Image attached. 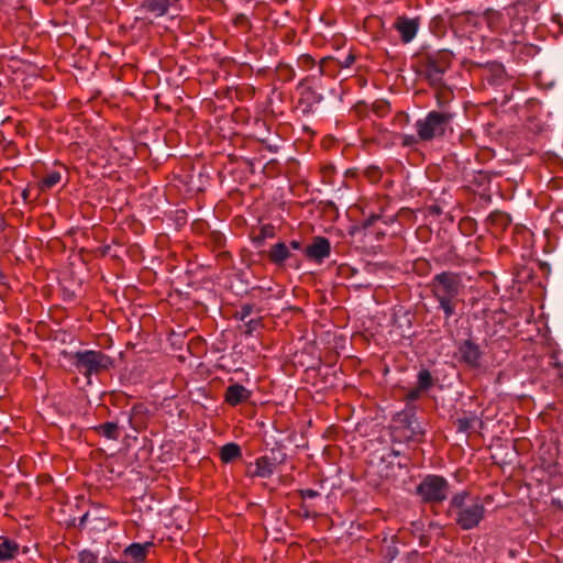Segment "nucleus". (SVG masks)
I'll return each instance as SVG.
<instances>
[{
  "mask_svg": "<svg viewBox=\"0 0 563 563\" xmlns=\"http://www.w3.org/2000/svg\"><path fill=\"white\" fill-rule=\"evenodd\" d=\"M297 89L300 90L298 108L305 114H331L342 101V86L334 76L324 78L321 73L319 76H307L299 81Z\"/></svg>",
  "mask_w": 563,
  "mask_h": 563,
  "instance_id": "1",
  "label": "nucleus"
},
{
  "mask_svg": "<svg viewBox=\"0 0 563 563\" xmlns=\"http://www.w3.org/2000/svg\"><path fill=\"white\" fill-rule=\"evenodd\" d=\"M432 297L438 302V310L443 312L444 321L456 314L457 307L463 302V277L461 273L444 271L435 274L428 285Z\"/></svg>",
  "mask_w": 563,
  "mask_h": 563,
  "instance_id": "2",
  "label": "nucleus"
},
{
  "mask_svg": "<svg viewBox=\"0 0 563 563\" xmlns=\"http://www.w3.org/2000/svg\"><path fill=\"white\" fill-rule=\"evenodd\" d=\"M485 515L486 508L482 498L468 490L454 494L446 509V516L453 518L455 525L463 531L478 528Z\"/></svg>",
  "mask_w": 563,
  "mask_h": 563,
  "instance_id": "3",
  "label": "nucleus"
},
{
  "mask_svg": "<svg viewBox=\"0 0 563 563\" xmlns=\"http://www.w3.org/2000/svg\"><path fill=\"white\" fill-rule=\"evenodd\" d=\"M426 49L427 47L423 46L418 54L420 68L416 69V73L429 86H435L443 80V76L451 68L455 55L449 48H441L435 52H428Z\"/></svg>",
  "mask_w": 563,
  "mask_h": 563,
  "instance_id": "4",
  "label": "nucleus"
},
{
  "mask_svg": "<svg viewBox=\"0 0 563 563\" xmlns=\"http://www.w3.org/2000/svg\"><path fill=\"white\" fill-rule=\"evenodd\" d=\"M86 148L79 147V143H70V151L77 153V151L86 152V159L95 166L104 167L108 164L118 163L122 161H131L136 154L137 147L134 143H130V148L122 155L119 154L118 147H112L111 143H84Z\"/></svg>",
  "mask_w": 563,
  "mask_h": 563,
  "instance_id": "5",
  "label": "nucleus"
},
{
  "mask_svg": "<svg viewBox=\"0 0 563 563\" xmlns=\"http://www.w3.org/2000/svg\"><path fill=\"white\" fill-rule=\"evenodd\" d=\"M71 364L86 378L99 375L113 366L112 358L102 351L85 350L75 352L71 355Z\"/></svg>",
  "mask_w": 563,
  "mask_h": 563,
  "instance_id": "6",
  "label": "nucleus"
},
{
  "mask_svg": "<svg viewBox=\"0 0 563 563\" xmlns=\"http://www.w3.org/2000/svg\"><path fill=\"white\" fill-rule=\"evenodd\" d=\"M454 114L449 111H430L424 119L418 120L416 129L420 141H431L445 135L451 129Z\"/></svg>",
  "mask_w": 563,
  "mask_h": 563,
  "instance_id": "7",
  "label": "nucleus"
},
{
  "mask_svg": "<svg viewBox=\"0 0 563 563\" xmlns=\"http://www.w3.org/2000/svg\"><path fill=\"white\" fill-rule=\"evenodd\" d=\"M449 489L450 484L445 477L429 474L417 485L416 495L423 504L439 505L448 498Z\"/></svg>",
  "mask_w": 563,
  "mask_h": 563,
  "instance_id": "8",
  "label": "nucleus"
},
{
  "mask_svg": "<svg viewBox=\"0 0 563 563\" xmlns=\"http://www.w3.org/2000/svg\"><path fill=\"white\" fill-rule=\"evenodd\" d=\"M331 254V243L324 236H314L310 244L303 249L305 257L314 264H322Z\"/></svg>",
  "mask_w": 563,
  "mask_h": 563,
  "instance_id": "9",
  "label": "nucleus"
},
{
  "mask_svg": "<svg viewBox=\"0 0 563 563\" xmlns=\"http://www.w3.org/2000/svg\"><path fill=\"white\" fill-rule=\"evenodd\" d=\"M459 361L470 368H478L483 351L473 340L467 339L460 342L457 346Z\"/></svg>",
  "mask_w": 563,
  "mask_h": 563,
  "instance_id": "10",
  "label": "nucleus"
},
{
  "mask_svg": "<svg viewBox=\"0 0 563 563\" xmlns=\"http://www.w3.org/2000/svg\"><path fill=\"white\" fill-rule=\"evenodd\" d=\"M394 29L399 33L401 43L408 44L415 40L420 26V18L398 15L394 22Z\"/></svg>",
  "mask_w": 563,
  "mask_h": 563,
  "instance_id": "11",
  "label": "nucleus"
},
{
  "mask_svg": "<svg viewBox=\"0 0 563 563\" xmlns=\"http://www.w3.org/2000/svg\"><path fill=\"white\" fill-rule=\"evenodd\" d=\"M479 78L482 81L486 80L489 86H500L510 79L505 66L498 60L486 62Z\"/></svg>",
  "mask_w": 563,
  "mask_h": 563,
  "instance_id": "12",
  "label": "nucleus"
},
{
  "mask_svg": "<svg viewBox=\"0 0 563 563\" xmlns=\"http://www.w3.org/2000/svg\"><path fill=\"white\" fill-rule=\"evenodd\" d=\"M426 18L429 19L428 31L437 38H443L450 27V18L446 20L441 13H437V9H426L423 11Z\"/></svg>",
  "mask_w": 563,
  "mask_h": 563,
  "instance_id": "13",
  "label": "nucleus"
},
{
  "mask_svg": "<svg viewBox=\"0 0 563 563\" xmlns=\"http://www.w3.org/2000/svg\"><path fill=\"white\" fill-rule=\"evenodd\" d=\"M251 397L252 390L239 383L229 385L224 391V402L231 407H238L247 402Z\"/></svg>",
  "mask_w": 563,
  "mask_h": 563,
  "instance_id": "14",
  "label": "nucleus"
},
{
  "mask_svg": "<svg viewBox=\"0 0 563 563\" xmlns=\"http://www.w3.org/2000/svg\"><path fill=\"white\" fill-rule=\"evenodd\" d=\"M510 45L511 55L517 63L527 64L529 58H533L540 53V47L531 43L512 41Z\"/></svg>",
  "mask_w": 563,
  "mask_h": 563,
  "instance_id": "15",
  "label": "nucleus"
},
{
  "mask_svg": "<svg viewBox=\"0 0 563 563\" xmlns=\"http://www.w3.org/2000/svg\"><path fill=\"white\" fill-rule=\"evenodd\" d=\"M153 547L154 543L151 541L144 543L134 542L123 550V556L130 559L133 563H143L147 558L150 549Z\"/></svg>",
  "mask_w": 563,
  "mask_h": 563,
  "instance_id": "16",
  "label": "nucleus"
},
{
  "mask_svg": "<svg viewBox=\"0 0 563 563\" xmlns=\"http://www.w3.org/2000/svg\"><path fill=\"white\" fill-rule=\"evenodd\" d=\"M463 25H471L477 27L479 25L478 14L466 10L461 13H453L450 15V29L456 33Z\"/></svg>",
  "mask_w": 563,
  "mask_h": 563,
  "instance_id": "17",
  "label": "nucleus"
},
{
  "mask_svg": "<svg viewBox=\"0 0 563 563\" xmlns=\"http://www.w3.org/2000/svg\"><path fill=\"white\" fill-rule=\"evenodd\" d=\"M355 59L356 55L353 53H350L344 60H340L333 56L322 57L319 62V73H321V75H324L329 66L331 64H334V68L330 70L334 75L336 71L343 68L350 67L352 64H354Z\"/></svg>",
  "mask_w": 563,
  "mask_h": 563,
  "instance_id": "18",
  "label": "nucleus"
},
{
  "mask_svg": "<svg viewBox=\"0 0 563 563\" xmlns=\"http://www.w3.org/2000/svg\"><path fill=\"white\" fill-rule=\"evenodd\" d=\"M276 468V464L273 459L267 455L260 456L255 460L254 470L250 472L252 477L268 478L271 477Z\"/></svg>",
  "mask_w": 563,
  "mask_h": 563,
  "instance_id": "19",
  "label": "nucleus"
},
{
  "mask_svg": "<svg viewBox=\"0 0 563 563\" xmlns=\"http://www.w3.org/2000/svg\"><path fill=\"white\" fill-rule=\"evenodd\" d=\"M179 0H142L140 8L154 13L156 18L167 14L168 9L174 7Z\"/></svg>",
  "mask_w": 563,
  "mask_h": 563,
  "instance_id": "20",
  "label": "nucleus"
},
{
  "mask_svg": "<svg viewBox=\"0 0 563 563\" xmlns=\"http://www.w3.org/2000/svg\"><path fill=\"white\" fill-rule=\"evenodd\" d=\"M291 256L288 245L284 242L274 244L268 252L271 263L282 266Z\"/></svg>",
  "mask_w": 563,
  "mask_h": 563,
  "instance_id": "21",
  "label": "nucleus"
},
{
  "mask_svg": "<svg viewBox=\"0 0 563 563\" xmlns=\"http://www.w3.org/2000/svg\"><path fill=\"white\" fill-rule=\"evenodd\" d=\"M19 553V544L8 538H0V563L13 560Z\"/></svg>",
  "mask_w": 563,
  "mask_h": 563,
  "instance_id": "22",
  "label": "nucleus"
},
{
  "mask_svg": "<svg viewBox=\"0 0 563 563\" xmlns=\"http://www.w3.org/2000/svg\"><path fill=\"white\" fill-rule=\"evenodd\" d=\"M430 87L435 90L434 97L440 108L448 106L454 97L452 88L446 85L444 79L441 80V84Z\"/></svg>",
  "mask_w": 563,
  "mask_h": 563,
  "instance_id": "23",
  "label": "nucleus"
},
{
  "mask_svg": "<svg viewBox=\"0 0 563 563\" xmlns=\"http://www.w3.org/2000/svg\"><path fill=\"white\" fill-rule=\"evenodd\" d=\"M400 421L410 430L409 438H416L418 435H423V430L419 426L416 415L412 411H402L399 415Z\"/></svg>",
  "mask_w": 563,
  "mask_h": 563,
  "instance_id": "24",
  "label": "nucleus"
},
{
  "mask_svg": "<svg viewBox=\"0 0 563 563\" xmlns=\"http://www.w3.org/2000/svg\"><path fill=\"white\" fill-rule=\"evenodd\" d=\"M488 223L497 231H505L511 224V217L504 211H493L488 218Z\"/></svg>",
  "mask_w": 563,
  "mask_h": 563,
  "instance_id": "25",
  "label": "nucleus"
},
{
  "mask_svg": "<svg viewBox=\"0 0 563 563\" xmlns=\"http://www.w3.org/2000/svg\"><path fill=\"white\" fill-rule=\"evenodd\" d=\"M219 456L223 463H231L242 456L241 446L238 443L229 442L221 446Z\"/></svg>",
  "mask_w": 563,
  "mask_h": 563,
  "instance_id": "26",
  "label": "nucleus"
},
{
  "mask_svg": "<svg viewBox=\"0 0 563 563\" xmlns=\"http://www.w3.org/2000/svg\"><path fill=\"white\" fill-rule=\"evenodd\" d=\"M92 430L101 437L109 440H118L120 438V428L117 422L108 421L96 426Z\"/></svg>",
  "mask_w": 563,
  "mask_h": 563,
  "instance_id": "27",
  "label": "nucleus"
},
{
  "mask_svg": "<svg viewBox=\"0 0 563 563\" xmlns=\"http://www.w3.org/2000/svg\"><path fill=\"white\" fill-rule=\"evenodd\" d=\"M476 423L482 426L483 421L475 413H470L467 416L457 418V420L455 422L457 432H463V433H466V432H470L471 430H473Z\"/></svg>",
  "mask_w": 563,
  "mask_h": 563,
  "instance_id": "28",
  "label": "nucleus"
},
{
  "mask_svg": "<svg viewBox=\"0 0 563 563\" xmlns=\"http://www.w3.org/2000/svg\"><path fill=\"white\" fill-rule=\"evenodd\" d=\"M170 101H172L170 97L165 91L157 93L155 96V106H156L157 110H164V111L170 112L173 110L174 106H177L180 103V98L179 97L173 98L174 104H172Z\"/></svg>",
  "mask_w": 563,
  "mask_h": 563,
  "instance_id": "29",
  "label": "nucleus"
},
{
  "mask_svg": "<svg viewBox=\"0 0 563 563\" xmlns=\"http://www.w3.org/2000/svg\"><path fill=\"white\" fill-rule=\"evenodd\" d=\"M275 78L282 82H289L295 78L294 68L286 63H279L274 71Z\"/></svg>",
  "mask_w": 563,
  "mask_h": 563,
  "instance_id": "30",
  "label": "nucleus"
},
{
  "mask_svg": "<svg viewBox=\"0 0 563 563\" xmlns=\"http://www.w3.org/2000/svg\"><path fill=\"white\" fill-rule=\"evenodd\" d=\"M34 102L46 110H51L56 107V97L52 91H40L35 93Z\"/></svg>",
  "mask_w": 563,
  "mask_h": 563,
  "instance_id": "31",
  "label": "nucleus"
},
{
  "mask_svg": "<svg viewBox=\"0 0 563 563\" xmlns=\"http://www.w3.org/2000/svg\"><path fill=\"white\" fill-rule=\"evenodd\" d=\"M483 18L485 19L487 26L494 30L501 23L503 13L495 9L488 8L483 12Z\"/></svg>",
  "mask_w": 563,
  "mask_h": 563,
  "instance_id": "32",
  "label": "nucleus"
},
{
  "mask_svg": "<svg viewBox=\"0 0 563 563\" xmlns=\"http://www.w3.org/2000/svg\"><path fill=\"white\" fill-rule=\"evenodd\" d=\"M418 386L420 389H422L423 391L430 389L433 385V378H432V375L431 373L426 369V368H422L421 371H419L418 373Z\"/></svg>",
  "mask_w": 563,
  "mask_h": 563,
  "instance_id": "33",
  "label": "nucleus"
},
{
  "mask_svg": "<svg viewBox=\"0 0 563 563\" xmlns=\"http://www.w3.org/2000/svg\"><path fill=\"white\" fill-rule=\"evenodd\" d=\"M60 174L58 172H52L41 179L40 186L42 190L51 189L60 181Z\"/></svg>",
  "mask_w": 563,
  "mask_h": 563,
  "instance_id": "34",
  "label": "nucleus"
},
{
  "mask_svg": "<svg viewBox=\"0 0 563 563\" xmlns=\"http://www.w3.org/2000/svg\"><path fill=\"white\" fill-rule=\"evenodd\" d=\"M549 366H551L555 371V376L558 378H563V364L559 358V353L553 351L549 355Z\"/></svg>",
  "mask_w": 563,
  "mask_h": 563,
  "instance_id": "35",
  "label": "nucleus"
},
{
  "mask_svg": "<svg viewBox=\"0 0 563 563\" xmlns=\"http://www.w3.org/2000/svg\"><path fill=\"white\" fill-rule=\"evenodd\" d=\"M232 23L235 27L244 29L246 33H249L253 27L251 20L244 13L236 14Z\"/></svg>",
  "mask_w": 563,
  "mask_h": 563,
  "instance_id": "36",
  "label": "nucleus"
},
{
  "mask_svg": "<svg viewBox=\"0 0 563 563\" xmlns=\"http://www.w3.org/2000/svg\"><path fill=\"white\" fill-rule=\"evenodd\" d=\"M484 64L485 63H477L468 58H464L461 62V67L466 70L468 74H475L477 70H481L484 73Z\"/></svg>",
  "mask_w": 563,
  "mask_h": 563,
  "instance_id": "37",
  "label": "nucleus"
},
{
  "mask_svg": "<svg viewBox=\"0 0 563 563\" xmlns=\"http://www.w3.org/2000/svg\"><path fill=\"white\" fill-rule=\"evenodd\" d=\"M78 563H100L98 554L91 550L85 549L78 553Z\"/></svg>",
  "mask_w": 563,
  "mask_h": 563,
  "instance_id": "38",
  "label": "nucleus"
},
{
  "mask_svg": "<svg viewBox=\"0 0 563 563\" xmlns=\"http://www.w3.org/2000/svg\"><path fill=\"white\" fill-rule=\"evenodd\" d=\"M4 100L5 93L2 89H0V124L3 126H8V124H12V119L10 115L5 114L4 111Z\"/></svg>",
  "mask_w": 563,
  "mask_h": 563,
  "instance_id": "39",
  "label": "nucleus"
},
{
  "mask_svg": "<svg viewBox=\"0 0 563 563\" xmlns=\"http://www.w3.org/2000/svg\"><path fill=\"white\" fill-rule=\"evenodd\" d=\"M372 109L373 111L378 114V115H384L386 114L387 112H389L390 110V104L387 100L385 99H377L373 106H372Z\"/></svg>",
  "mask_w": 563,
  "mask_h": 563,
  "instance_id": "40",
  "label": "nucleus"
},
{
  "mask_svg": "<svg viewBox=\"0 0 563 563\" xmlns=\"http://www.w3.org/2000/svg\"><path fill=\"white\" fill-rule=\"evenodd\" d=\"M244 327H245L244 334L247 336H251L254 331L258 330L260 328H263V319L262 318L251 319L247 322H245Z\"/></svg>",
  "mask_w": 563,
  "mask_h": 563,
  "instance_id": "41",
  "label": "nucleus"
},
{
  "mask_svg": "<svg viewBox=\"0 0 563 563\" xmlns=\"http://www.w3.org/2000/svg\"><path fill=\"white\" fill-rule=\"evenodd\" d=\"M316 64V59L310 54H302L298 58V66L305 70L313 68Z\"/></svg>",
  "mask_w": 563,
  "mask_h": 563,
  "instance_id": "42",
  "label": "nucleus"
},
{
  "mask_svg": "<svg viewBox=\"0 0 563 563\" xmlns=\"http://www.w3.org/2000/svg\"><path fill=\"white\" fill-rule=\"evenodd\" d=\"M253 311H254V305H252V303L242 305L240 310H238L235 312V318L238 320L244 321L249 316L252 314Z\"/></svg>",
  "mask_w": 563,
  "mask_h": 563,
  "instance_id": "43",
  "label": "nucleus"
},
{
  "mask_svg": "<svg viewBox=\"0 0 563 563\" xmlns=\"http://www.w3.org/2000/svg\"><path fill=\"white\" fill-rule=\"evenodd\" d=\"M364 173L372 183H377L382 178V170L377 166H368Z\"/></svg>",
  "mask_w": 563,
  "mask_h": 563,
  "instance_id": "44",
  "label": "nucleus"
},
{
  "mask_svg": "<svg viewBox=\"0 0 563 563\" xmlns=\"http://www.w3.org/2000/svg\"><path fill=\"white\" fill-rule=\"evenodd\" d=\"M15 130V134L20 137H26L29 135L26 124L22 121H18L15 124H9Z\"/></svg>",
  "mask_w": 563,
  "mask_h": 563,
  "instance_id": "45",
  "label": "nucleus"
},
{
  "mask_svg": "<svg viewBox=\"0 0 563 563\" xmlns=\"http://www.w3.org/2000/svg\"><path fill=\"white\" fill-rule=\"evenodd\" d=\"M297 493H298V495H299L302 499H306V498H316V497L320 496V493H319L318 490L312 489V488L299 489Z\"/></svg>",
  "mask_w": 563,
  "mask_h": 563,
  "instance_id": "46",
  "label": "nucleus"
},
{
  "mask_svg": "<svg viewBox=\"0 0 563 563\" xmlns=\"http://www.w3.org/2000/svg\"><path fill=\"white\" fill-rule=\"evenodd\" d=\"M82 103H84V100L81 98H73L69 100L68 102V109L71 111V112H78L80 111L81 107H82Z\"/></svg>",
  "mask_w": 563,
  "mask_h": 563,
  "instance_id": "47",
  "label": "nucleus"
},
{
  "mask_svg": "<svg viewBox=\"0 0 563 563\" xmlns=\"http://www.w3.org/2000/svg\"><path fill=\"white\" fill-rule=\"evenodd\" d=\"M45 25H52L54 27V32L58 33V32H62L64 31V29H62L60 26H64L66 24V21H59L55 18H52L49 19L47 22L44 23Z\"/></svg>",
  "mask_w": 563,
  "mask_h": 563,
  "instance_id": "48",
  "label": "nucleus"
},
{
  "mask_svg": "<svg viewBox=\"0 0 563 563\" xmlns=\"http://www.w3.org/2000/svg\"><path fill=\"white\" fill-rule=\"evenodd\" d=\"M422 391L419 387L412 388L407 393L406 399L408 401H416L421 397Z\"/></svg>",
  "mask_w": 563,
  "mask_h": 563,
  "instance_id": "49",
  "label": "nucleus"
},
{
  "mask_svg": "<svg viewBox=\"0 0 563 563\" xmlns=\"http://www.w3.org/2000/svg\"><path fill=\"white\" fill-rule=\"evenodd\" d=\"M212 241L218 247H223L225 244V236L220 232H212Z\"/></svg>",
  "mask_w": 563,
  "mask_h": 563,
  "instance_id": "50",
  "label": "nucleus"
},
{
  "mask_svg": "<svg viewBox=\"0 0 563 563\" xmlns=\"http://www.w3.org/2000/svg\"><path fill=\"white\" fill-rule=\"evenodd\" d=\"M400 455H401L400 451L391 449L387 454L383 455L380 460H382V462L391 464L393 457H398Z\"/></svg>",
  "mask_w": 563,
  "mask_h": 563,
  "instance_id": "51",
  "label": "nucleus"
},
{
  "mask_svg": "<svg viewBox=\"0 0 563 563\" xmlns=\"http://www.w3.org/2000/svg\"><path fill=\"white\" fill-rule=\"evenodd\" d=\"M379 218H380V216H378V214H374V213L369 214L368 217H366L364 219L363 227L365 229L372 227Z\"/></svg>",
  "mask_w": 563,
  "mask_h": 563,
  "instance_id": "52",
  "label": "nucleus"
},
{
  "mask_svg": "<svg viewBox=\"0 0 563 563\" xmlns=\"http://www.w3.org/2000/svg\"><path fill=\"white\" fill-rule=\"evenodd\" d=\"M14 143H7V145L4 146L3 148V152L4 154L8 156V157H13L15 156L16 154V151L13 146Z\"/></svg>",
  "mask_w": 563,
  "mask_h": 563,
  "instance_id": "53",
  "label": "nucleus"
},
{
  "mask_svg": "<svg viewBox=\"0 0 563 563\" xmlns=\"http://www.w3.org/2000/svg\"><path fill=\"white\" fill-rule=\"evenodd\" d=\"M100 96H101V91L100 90H95L91 96H88V97L84 96V97H80V98L84 100V102L90 103L93 100L98 99Z\"/></svg>",
  "mask_w": 563,
  "mask_h": 563,
  "instance_id": "54",
  "label": "nucleus"
},
{
  "mask_svg": "<svg viewBox=\"0 0 563 563\" xmlns=\"http://www.w3.org/2000/svg\"><path fill=\"white\" fill-rule=\"evenodd\" d=\"M551 20H552V22L559 24L560 31H561V33H563V23H562V20H561V15L560 14H553Z\"/></svg>",
  "mask_w": 563,
  "mask_h": 563,
  "instance_id": "55",
  "label": "nucleus"
},
{
  "mask_svg": "<svg viewBox=\"0 0 563 563\" xmlns=\"http://www.w3.org/2000/svg\"><path fill=\"white\" fill-rule=\"evenodd\" d=\"M354 108H355V111H356L357 113H361V112H363V111H365V110H366L367 106H366L365 101H358V102L354 106Z\"/></svg>",
  "mask_w": 563,
  "mask_h": 563,
  "instance_id": "56",
  "label": "nucleus"
},
{
  "mask_svg": "<svg viewBox=\"0 0 563 563\" xmlns=\"http://www.w3.org/2000/svg\"><path fill=\"white\" fill-rule=\"evenodd\" d=\"M515 231H516L517 234L531 235V232L526 227L517 225L515 228Z\"/></svg>",
  "mask_w": 563,
  "mask_h": 563,
  "instance_id": "57",
  "label": "nucleus"
},
{
  "mask_svg": "<svg viewBox=\"0 0 563 563\" xmlns=\"http://www.w3.org/2000/svg\"><path fill=\"white\" fill-rule=\"evenodd\" d=\"M452 254H453V251L450 250L449 252V255L444 256V257H437L435 261L439 262V263H442V264H445L448 263L449 261H451L452 258Z\"/></svg>",
  "mask_w": 563,
  "mask_h": 563,
  "instance_id": "58",
  "label": "nucleus"
},
{
  "mask_svg": "<svg viewBox=\"0 0 563 563\" xmlns=\"http://www.w3.org/2000/svg\"><path fill=\"white\" fill-rule=\"evenodd\" d=\"M288 247H289V249H292V250H301L302 244H301V242H300V241H298V240H292V241H290V243H289V246H288Z\"/></svg>",
  "mask_w": 563,
  "mask_h": 563,
  "instance_id": "59",
  "label": "nucleus"
},
{
  "mask_svg": "<svg viewBox=\"0 0 563 563\" xmlns=\"http://www.w3.org/2000/svg\"><path fill=\"white\" fill-rule=\"evenodd\" d=\"M5 229V220L3 216L0 214V232H2Z\"/></svg>",
  "mask_w": 563,
  "mask_h": 563,
  "instance_id": "60",
  "label": "nucleus"
},
{
  "mask_svg": "<svg viewBox=\"0 0 563 563\" xmlns=\"http://www.w3.org/2000/svg\"><path fill=\"white\" fill-rule=\"evenodd\" d=\"M322 141H330V142H333V141H338V140H336L333 135L328 134V135H325V136L323 137V140H322Z\"/></svg>",
  "mask_w": 563,
  "mask_h": 563,
  "instance_id": "61",
  "label": "nucleus"
},
{
  "mask_svg": "<svg viewBox=\"0 0 563 563\" xmlns=\"http://www.w3.org/2000/svg\"><path fill=\"white\" fill-rule=\"evenodd\" d=\"M47 5H54L58 2V0H42Z\"/></svg>",
  "mask_w": 563,
  "mask_h": 563,
  "instance_id": "62",
  "label": "nucleus"
},
{
  "mask_svg": "<svg viewBox=\"0 0 563 563\" xmlns=\"http://www.w3.org/2000/svg\"><path fill=\"white\" fill-rule=\"evenodd\" d=\"M408 462H409V459H406V461L402 463V462H398L397 465L399 468H402V467H406L408 465Z\"/></svg>",
  "mask_w": 563,
  "mask_h": 563,
  "instance_id": "63",
  "label": "nucleus"
},
{
  "mask_svg": "<svg viewBox=\"0 0 563 563\" xmlns=\"http://www.w3.org/2000/svg\"><path fill=\"white\" fill-rule=\"evenodd\" d=\"M22 198H23V200H24V201H26V200H27V198H29V190H27V189H24V190L22 191Z\"/></svg>",
  "mask_w": 563,
  "mask_h": 563,
  "instance_id": "64",
  "label": "nucleus"
}]
</instances>
